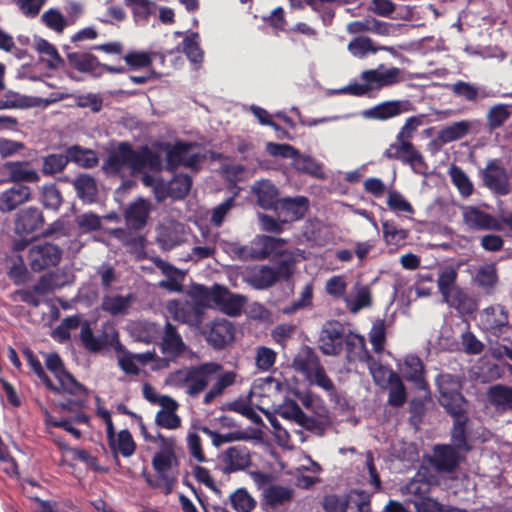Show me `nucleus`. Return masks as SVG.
I'll return each instance as SVG.
<instances>
[{"mask_svg":"<svg viewBox=\"0 0 512 512\" xmlns=\"http://www.w3.org/2000/svg\"><path fill=\"white\" fill-rule=\"evenodd\" d=\"M125 168L132 175L143 173L146 170L160 169V155L154 153L147 145L134 149L127 141L119 142L108 153L101 169L106 176L124 178Z\"/></svg>","mask_w":512,"mask_h":512,"instance_id":"f257e3e1","label":"nucleus"},{"mask_svg":"<svg viewBox=\"0 0 512 512\" xmlns=\"http://www.w3.org/2000/svg\"><path fill=\"white\" fill-rule=\"evenodd\" d=\"M198 147L197 142H186L179 139L173 144L162 142V152L166 153L165 169L174 173L182 166L198 173L202 169V163L206 160L205 154L192 152Z\"/></svg>","mask_w":512,"mask_h":512,"instance_id":"f03ea898","label":"nucleus"},{"mask_svg":"<svg viewBox=\"0 0 512 512\" xmlns=\"http://www.w3.org/2000/svg\"><path fill=\"white\" fill-rule=\"evenodd\" d=\"M45 366L57 379V393H67L85 401L88 396L87 388L78 382L76 378L66 369L65 364L56 352L45 353Z\"/></svg>","mask_w":512,"mask_h":512,"instance_id":"7ed1b4c3","label":"nucleus"},{"mask_svg":"<svg viewBox=\"0 0 512 512\" xmlns=\"http://www.w3.org/2000/svg\"><path fill=\"white\" fill-rule=\"evenodd\" d=\"M344 348L347 360L349 362L358 361L366 363L375 381L378 380L379 374H384L386 371V367L377 361L368 351L364 336L348 329L344 340Z\"/></svg>","mask_w":512,"mask_h":512,"instance_id":"20e7f679","label":"nucleus"},{"mask_svg":"<svg viewBox=\"0 0 512 512\" xmlns=\"http://www.w3.org/2000/svg\"><path fill=\"white\" fill-rule=\"evenodd\" d=\"M383 156L389 160H399L409 165L415 173L424 174L427 164L421 152L409 140H397L384 151Z\"/></svg>","mask_w":512,"mask_h":512,"instance_id":"39448f33","label":"nucleus"},{"mask_svg":"<svg viewBox=\"0 0 512 512\" xmlns=\"http://www.w3.org/2000/svg\"><path fill=\"white\" fill-rule=\"evenodd\" d=\"M63 250L52 242L33 244L27 255L28 264L33 272H41L56 267L61 262Z\"/></svg>","mask_w":512,"mask_h":512,"instance_id":"423d86ee","label":"nucleus"},{"mask_svg":"<svg viewBox=\"0 0 512 512\" xmlns=\"http://www.w3.org/2000/svg\"><path fill=\"white\" fill-rule=\"evenodd\" d=\"M457 277V271L447 266L440 272L437 286L445 303L456 309H465L466 302L470 301V298L456 285Z\"/></svg>","mask_w":512,"mask_h":512,"instance_id":"0eeeda50","label":"nucleus"},{"mask_svg":"<svg viewBox=\"0 0 512 512\" xmlns=\"http://www.w3.org/2000/svg\"><path fill=\"white\" fill-rule=\"evenodd\" d=\"M295 363L299 370H301L310 383L317 385L325 390L328 394H336V387L330 377L326 374L323 366L319 363L318 357L307 349L305 357H298Z\"/></svg>","mask_w":512,"mask_h":512,"instance_id":"6e6552de","label":"nucleus"},{"mask_svg":"<svg viewBox=\"0 0 512 512\" xmlns=\"http://www.w3.org/2000/svg\"><path fill=\"white\" fill-rule=\"evenodd\" d=\"M348 329L337 320H329L322 326L319 336V348L324 355L338 356L344 349V340Z\"/></svg>","mask_w":512,"mask_h":512,"instance_id":"1a4fd4ad","label":"nucleus"},{"mask_svg":"<svg viewBox=\"0 0 512 512\" xmlns=\"http://www.w3.org/2000/svg\"><path fill=\"white\" fill-rule=\"evenodd\" d=\"M460 451L451 444H435L426 461L438 474H452L459 467Z\"/></svg>","mask_w":512,"mask_h":512,"instance_id":"9d476101","label":"nucleus"},{"mask_svg":"<svg viewBox=\"0 0 512 512\" xmlns=\"http://www.w3.org/2000/svg\"><path fill=\"white\" fill-rule=\"evenodd\" d=\"M222 369V366L215 362H206L188 368L187 393L196 397L203 392L210 382L211 376Z\"/></svg>","mask_w":512,"mask_h":512,"instance_id":"9b49d317","label":"nucleus"},{"mask_svg":"<svg viewBox=\"0 0 512 512\" xmlns=\"http://www.w3.org/2000/svg\"><path fill=\"white\" fill-rule=\"evenodd\" d=\"M480 325L494 336L502 335L509 328L508 310L501 304L486 307L480 313Z\"/></svg>","mask_w":512,"mask_h":512,"instance_id":"f8f14e48","label":"nucleus"},{"mask_svg":"<svg viewBox=\"0 0 512 512\" xmlns=\"http://www.w3.org/2000/svg\"><path fill=\"white\" fill-rule=\"evenodd\" d=\"M186 350L187 346L176 327L167 321L162 334V354L165 355L162 357V368L167 367L170 360L183 356Z\"/></svg>","mask_w":512,"mask_h":512,"instance_id":"ddd939ff","label":"nucleus"},{"mask_svg":"<svg viewBox=\"0 0 512 512\" xmlns=\"http://www.w3.org/2000/svg\"><path fill=\"white\" fill-rule=\"evenodd\" d=\"M411 109L412 104L409 100H389L365 110L363 115L369 119L385 121Z\"/></svg>","mask_w":512,"mask_h":512,"instance_id":"4468645a","label":"nucleus"},{"mask_svg":"<svg viewBox=\"0 0 512 512\" xmlns=\"http://www.w3.org/2000/svg\"><path fill=\"white\" fill-rule=\"evenodd\" d=\"M44 222L43 213L39 208L28 207L17 213L14 230L20 236H27L40 231Z\"/></svg>","mask_w":512,"mask_h":512,"instance_id":"2eb2a0df","label":"nucleus"},{"mask_svg":"<svg viewBox=\"0 0 512 512\" xmlns=\"http://www.w3.org/2000/svg\"><path fill=\"white\" fill-rule=\"evenodd\" d=\"M151 212V202L144 198H138L130 203L124 211V219L129 230L135 232L142 230L148 221Z\"/></svg>","mask_w":512,"mask_h":512,"instance_id":"dca6fc26","label":"nucleus"},{"mask_svg":"<svg viewBox=\"0 0 512 512\" xmlns=\"http://www.w3.org/2000/svg\"><path fill=\"white\" fill-rule=\"evenodd\" d=\"M463 221L473 230L501 231L503 229L499 220L475 206H468L464 209Z\"/></svg>","mask_w":512,"mask_h":512,"instance_id":"f3484780","label":"nucleus"},{"mask_svg":"<svg viewBox=\"0 0 512 512\" xmlns=\"http://www.w3.org/2000/svg\"><path fill=\"white\" fill-rule=\"evenodd\" d=\"M382 69L383 65L376 69L365 70L361 73L360 78L371 85V90L392 86L401 81V70L399 68L391 67L384 71Z\"/></svg>","mask_w":512,"mask_h":512,"instance_id":"a211bd4d","label":"nucleus"},{"mask_svg":"<svg viewBox=\"0 0 512 512\" xmlns=\"http://www.w3.org/2000/svg\"><path fill=\"white\" fill-rule=\"evenodd\" d=\"M309 207V201L305 196L284 197L280 199L275 211L283 216V222H293L304 217Z\"/></svg>","mask_w":512,"mask_h":512,"instance_id":"6ab92c4d","label":"nucleus"},{"mask_svg":"<svg viewBox=\"0 0 512 512\" xmlns=\"http://www.w3.org/2000/svg\"><path fill=\"white\" fill-rule=\"evenodd\" d=\"M482 179L486 187L501 195H506L509 192L506 170L497 163V160L488 162L483 171Z\"/></svg>","mask_w":512,"mask_h":512,"instance_id":"aec40b11","label":"nucleus"},{"mask_svg":"<svg viewBox=\"0 0 512 512\" xmlns=\"http://www.w3.org/2000/svg\"><path fill=\"white\" fill-rule=\"evenodd\" d=\"M30 197V187L23 184H15L0 194V212H11L21 204L29 201Z\"/></svg>","mask_w":512,"mask_h":512,"instance_id":"412c9836","label":"nucleus"},{"mask_svg":"<svg viewBox=\"0 0 512 512\" xmlns=\"http://www.w3.org/2000/svg\"><path fill=\"white\" fill-rule=\"evenodd\" d=\"M402 373L404 378L414 384L418 390H426L429 385L425 379V367L416 355H407L404 359Z\"/></svg>","mask_w":512,"mask_h":512,"instance_id":"4be33fe9","label":"nucleus"},{"mask_svg":"<svg viewBox=\"0 0 512 512\" xmlns=\"http://www.w3.org/2000/svg\"><path fill=\"white\" fill-rule=\"evenodd\" d=\"M192 177L186 173H173L172 178L164 184L162 181V199L171 197L174 200L184 199L192 187Z\"/></svg>","mask_w":512,"mask_h":512,"instance_id":"5701e85b","label":"nucleus"},{"mask_svg":"<svg viewBox=\"0 0 512 512\" xmlns=\"http://www.w3.org/2000/svg\"><path fill=\"white\" fill-rule=\"evenodd\" d=\"M4 169L9 181L15 184L36 183L40 180L38 172L31 168L28 161H8L4 164Z\"/></svg>","mask_w":512,"mask_h":512,"instance_id":"b1692460","label":"nucleus"},{"mask_svg":"<svg viewBox=\"0 0 512 512\" xmlns=\"http://www.w3.org/2000/svg\"><path fill=\"white\" fill-rule=\"evenodd\" d=\"M234 337V328L226 319L215 320L207 332L206 340L215 349L224 348Z\"/></svg>","mask_w":512,"mask_h":512,"instance_id":"393cba45","label":"nucleus"},{"mask_svg":"<svg viewBox=\"0 0 512 512\" xmlns=\"http://www.w3.org/2000/svg\"><path fill=\"white\" fill-rule=\"evenodd\" d=\"M224 471L227 473L244 470L251 465L249 450L244 445L229 447L223 454Z\"/></svg>","mask_w":512,"mask_h":512,"instance_id":"a878e982","label":"nucleus"},{"mask_svg":"<svg viewBox=\"0 0 512 512\" xmlns=\"http://www.w3.org/2000/svg\"><path fill=\"white\" fill-rule=\"evenodd\" d=\"M386 373H388L387 382L390 386L388 393V403L393 407H401L407 400V391L399 374L394 370L386 367V371L384 374H379L378 380L376 382L380 381V379H383Z\"/></svg>","mask_w":512,"mask_h":512,"instance_id":"bb28decb","label":"nucleus"},{"mask_svg":"<svg viewBox=\"0 0 512 512\" xmlns=\"http://www.w3.org/2000/svg\"><path fill=\"white\" fill-rule=\"evenodd\" d=\"M258 205L266 210H276L280 202L278 188L270 180H261L253 188Z\"/></svg>","mask_w":512,"mask_h":512,"instance_id":"cd10ccee","label":"nucleus"},{"mask_svg":"<svg viewBox=\"0 0 512 512\" xmlns=\"http://www.w3.org/2000/svg\"><path fill=\"white\" fill-rule=\"evenodd\" d=\"M285 241L268 235H256L250 242L255 260H264L276 252Z\"/></svg>","mask_w":512,"mask_h":512,"instance_id":"c85d7f7f","label":"nucleus"},{"mask_svg":"<svg viewBox=\"0 0 512 512\" xmlns=\"http://www.w3.org/2000/svg\"><path fill=\"white\" fill-rule=\"evenodd\" d=\"M77 196L84 202L94 203L97 199L98 187L96 180L89 174H79L72 182Z\"/></svg>","mask_w":512,"mask_h":512,"instance_id":"c756f323","label":"nucleus"},{"mask_svg":"<svg viewBox=\"0 0 512 512\" xmlns=\"http://www.w3.org/2000/svg\"><path fill=\"white\" fill-rule=\"evenodd\" d=\"M67 60L77 71L94 75H96V70L102 65L97 56L88 52H69L67 53Z\"/></svg>","mask_w":512,"mask_h":512,"instance_id":"7c9ffc66","label":"nucleus"},{"mask_svg":"<svg viewBox=\"0 0 512 512\" xmlns=\"http://www.w3.org/2000/svg\"><path fill=\"white\" fill-rule=\"evenodd\" d=\"M6 274L15 285H22L29 279V271L21 255L7 256L5 259Z\"/></svg>","mask_w":512,"mask_h":512,"instance_id":"2f4dec72","label":"nucleus"},{"mask_svg":"<svg viewBox=\"0 0 512 512\" xmlns=\"http://www.w3.org/2000/svg\"><path fill=\"white\" fill-rule=\"evenodd\" d=\"M472 122L468 120H461L453 122L448 126L443 127L437 133V140L441 144L451 143L453 141L464 138L470 132Z\"/></svg>","mask_w":512,"mask_h":512,"instance_id":"473e14b6","label":"nucleus"},{"mask_svg":"<svg viewBox=\"0 0 512 512\" xmlns=\"http://www.w3.org/2000/svg\"><path fill=\"white\" fill-rule=\"evenodd\" d=\"M68 163L73 162L80 167L91 169L97 166L99 159L94 150L72 145L66 149Z\"/></svg>","mask_w":512,"mask_h":512,"instance_id":"72a5a7b5","label":"nucleus"},{"mask_svg":"<svg viewBox=\"0 0 512 512\" xmlns=\"http://www.w3.org/2000/svg\"><path fill=\"white\" fill-rule=\"evenodd\" d=\"M489 403L500 410H512V387L496 384L487 391Z\"/></svg>","mask_w":512,"mask_h":512,"instance_id":"f704fd0d","label":"nucleus"},{"mask_svg":"<svg viewBox=\"0 0 512 512\" xmlns=\"http://www.w3.org/2000/svg\"><path fill=\"white\" fill-rule=\"evenodd\" d=\"M453 94L469 102H476L478 99H485L494 96L491 91L485 88H478L469 82L458 80L452 85Z\"/></svg>","mask_w":512,"mask_h":512,"instance_id":"c9c22d12","label":"nucleus"},{"mask_svg":"<svg viewBox=\"0 0 512 512\" xmlns=\"http://www.w3.org/2000/svg\"><path fill=\"white\" fill-rule=\"evenodd\" d=\"M474 281L485 293L490 294L498 283V272L495 264L480 266L475 274Z\"/></svg>","mask_w":512,"mask_h":512,"instance_id":"e433bc0d","label":"nucleus"},{"mask_svg":"<svg viewBox=\"0 0 512 512\" xmlns=\"http://www.w3.org/2000/svg\"><path fill=\"white\" fill-rule=\"evenodd\" d=\"M453 427L451 430L452 446L461 451H469L470 446L467 442V423L469 421L468 414L452 417Z\"/></svg>","mask_w":512,"mask_h":512,"instance_id":"4c0bfd02","label":"nucleus"},{"mask_svg":"<svg viewBox=\"0 0 512 512\" xmlns=\"http://www.w3.org/2000/svg\"><path fill=\"white\" fill-rule=\"evenodd\" d=\"M294 168L312 177L323 179L325 174L322 165L309 155H304L297 149V155L292 157Z\"/></svg>","mask_w":512,"mask_h":512,"instance_id":"58836bf2","label":"nucleus"},{"mask_svg":"<svg viewBox=\"0 0 512 512\" xmlns=\"http://www.w3.org/2000/svg\"><path fill=\"white\" fill-rule=\"evenodd\" d=\"M162 275L165 277L162 280V288L170 292H182L183 281L185 273L169 263L162 261Z\"/></svg>","mask_w":512,"mask_h":512,"instance_id":"ea45409f","label":"nucleus"},{"mask_svg":"<svg viewBox=\"0 0 512 512\" xmlns=\"http://www.w3.org/2000/svg\"><path fill=\"white\" fill-rule=\"evenodd\" d=\"M512 115V105L496 104L489 108L486 114V124L489 131L501 128Z\"/></svg>","mask_w":512,"mask_h":512,"instance_id":"a19ab883","label":"nucleus"},{"mask_svg":"<svg viewBox=\"0 0 512 512\" xmlns=\"http://www.w3.org/2000/svg\"><path fill=\"white\" fill-rule=\"evenodd\" d=\"M23 355L27 361L28 366L33 371V373L39 378V380L43 383V385L47 388V390L51 392H58L57 385L53 383L51 378L45 372L42 363L37 358L35 353L29 349L25 348L23 350Z\"/></svg>","mask_w":512,"mask_h":512,"instance_id":"79ce46f5","label":"nucleus"},{"mask_svg":"<svg viewBox=\"0 0 512 512\" xmlns=\"http://www.w3.org/2000/svg\"><path fill=\"white\" fill-rule=\"evenodd\" d=\"M441 406L451 417L466 415L468 402L462 393L442 395L439 397Z\"/></svg>","mask_w":512,"mask_h":512,"instance_id":"37998d69","label":"nucleus"},{"mask_svg":"<svg viewBox=\"0 0 512 512\" xmlns=\"http://www.w3.org/2000/svg\"><path fill=\"white\" fill-rule=\"evenodd\" d=\"M79 337L83 347L92 353L100 352L107 345L106 336H95L88 321L81 325Z\"/></svg>","mask_w":512,"mask_h":512,"instance_id":"c03bdc74","label":"nucleus"},{"mask_svg":"<svg viewBox=\"0 0 512 512\" xmlns=\"http://www.w3.org/2000/svg\"><path fill=\"white\" fill-rule=\"evenodd\" d=\"M203 305L185 304L175 311V318L192 326L201 325L204 317Z\"/></svg>","mask_w":512,"mask_h":512,"instance_id":"a18cd8bd","label":"nucleus"},{"mask_svg":"<svg viewBox=\"0 0 512 512\" xmlns=\"http://www.w3.org/2000/svg\"><path fill=\"white\" fill-rule=\"evenodd\" d=\"M382 232L387 245H400L409 235L408 230L399 227L393 220L382 221Z\"/></svg>","mask_w":512,"mask_h":512,"instance_id":"49530a36","label":"nucleus"},{"mask_svg":"<svg viewBox=\"0 0 512 512\" xmlns=\"http://www.w3.org/2000/svg\"><path fill=\"white\" fill-rule=\"evenodd\" d=\"M230 504L236 512H251L256 507V500L246 488H238L230 495Z\"/></svg>","mask_w":512,"mask_h":512,"instance_id":"de8ad7c7","label":"nucleus"},{"mask_svg":"<svg viewBox=\"0 0 512 512\" xmlns=\"http://www.w3.org/2000/svg\"><path fill=\"white\" fill-rule=\"evenodd\" d=\"M63 286L64 282L61 281V275L58 272L51 271L40 276L37 283L34 284V292L43 296Z\"/></svg>","mask_w":512,"mask_h":512,"instance_id":"09e8293b","label":"nucleus"},{"mask_svg":"<svg viewBox=\"0 0 512 512\" xmlns=\"http://www.w3.org/2000/svg\"><path fill=\"white\" fill-rule=\"evenodd\" d=\"M264 497L269 505L275 507L291 501L293 490L281 485H271L264 490Z\"/></svg>","mask_w":512,"mask_h":512,"instance_id":"8fccbe9b","label":"nucleus"},{"mask_svg":"<svg viewBox=\"0 0 512 512\" xmlns=\"http://www.w3.org/2000/svg\"><path fill=\"white\" fill-rule=\"evenodd\" d=\"M255 365L260 372L272 371L276 360L277 353L267 346H258L255 349Z\"/></svg>","mask_w":512,"mask_h":512,"instance_id":"3c124183","label":"nucleus"},{"mask_svg":"<svg viewBox=\"0 0 512 512\" xmlns=\"http://www.w3.org/2000/svg\"><path fill=\"white\" fill-rule=\"evenodd\" d=\"M132 295L122 296H105L102 301V309L116 316L126 312L130 306Z\"/></svg>","mask_w":512,"mask_h":512,"instance_id":"603ef678","label":"nucleus"},{"mask_svg":"<svg viewBox=\"0 0 512 512\" xmlns=\"http://www.w3.org/2000/svg\"><path fill=\"white\" fill-rule=\"evenodd\" d=\"M68 164L67 152L65 154H48L43 158L42 172L52 176L62 172Z\"/></svg>","mask_w":512,"mask_h":512,"instance_id":"864d4df0","label":"nucleus"},{"mask_svg":"<svg viewBox=\"0 0 512 512\" xmlns=\"http://www.w3.org/2000/svg\"><path fill=\"white\" fill-rule=\"evenodd\" d=\"M386 324L384 319H377L369 332V341L375 353L384 351L386 344Z\"/></svg>","mask_w":512,"mask_h":512,"instance_id":"5fc2aeb1","label":"nucleus"},{"mask_svg":"<svg viewBox=\"0 0 512 512\" xmlns=\"http://www.w3.org/2000/svg\"><path fill=\"white\" fill-rule=\"evenodd\" d=\"M113 236L121 241L125 246L129 247L131 251L138 252L144 249L145 237L137 235L123 228L113 230Z\"/></svg>","mask_w":512,"mask_h":512,"instance_id":"6e6d98bb","label":"nucleus"},{"mask_svg":"<svg viewBox=\"0 0 512 512\" xmlns=\"http://www.w3.org/2000/svg\"><path fill=\"white\" fill-rule=\"evenodd\" d=\"M41 20L47 28L56 33H63L64 29L68 26L65 16L55 8L45 11L41 16Z\"/></svg>","mask_w":512,"mask_h":512,"instance_id":"4d7b16f0","label":"nucleus"},{"mask_svg":"<svg viewBox=\"0 0 512 512\" xmlns=\"http://www.w3.org/2000/svg\"><path fill=\"white\" fill-rule=\"evenodd\" d=\"M388 208L396 214L405 213L407 215H413L415 209L411 203L398 191H390L387 197Z\"/></svg>","mask_w":512,"mask_h":512,"instance_id":"13d9d810","label":"nucleus"},{"mask_svg":"<svg viewBox=\"0 0 512 512\" xmlns=\"http://www.w3.org/2000/svg\"><path fill=\"white\" fill-rule=\"evenodd\" d=\"M449 174L452 183L457 187L462 196L468 197L473 193V184L460 167L453 165L450 168Z\"/></svg>","mask_w":512,"mask_h":512,"instance_id":"bf43d9fd","label":"nucleus"},{"mask_svg":"<svg viewBox=\"0 0 512 512\" xmlns=\"http://www.w3.org/2000/svg\"><path fill=\"white\" fill-rule=\"evenodd\" d=\"M183 51L187 58L194 64H201L204 59V52L198 43V33L186 36L183 40Z\"/></svg>","mask_w":512,"mask_h":512,"instance_id":"052dcab7","label":"nucleus"},{"mask_svg":"<svg viewBox=\"0 0 512 512\" xmlns=\"http://www.w3.org/2000/svg\"><path fill=\"white\" fill-rule=\"evenodd\" d=\"M36 50L40 54L47 55L49 57L48 66L52 69L59 68L64 64V59L58 53L56 47L49 43L45 39H38L35 42Z\"/></svg>","mask_w":512,"mask_h":512,"instance_id":"680f3d73","label":"nucleus"},{"mask_svg":"<svg viewBox=\"0 0 512 512\" xmlns=\"http://www.w3.org/2000/svg\"><path fill=\"white\" fill-rule=\"evenodd\" d=\"M430 490V483L424 478L415 477L404 486V492L414 497L409 499L410 502L429 497Z\"/></svg>","mask_w":512,"mask_h":512,"instance_id":"e2e57ef3","label":"nucleus"},{"mask_svg":"<svg viewBox=\"0 0 512 512\" xmlns=\"http://www.w3.org/2000/svg\"><path fill=\"white\" fill-rule=\"evenodd\" d=\"M440 396L462 393V383L458 377L451 374H440L436 379Z\"/></svg>","mask_w":512,"mask_h":512,"instance_id":"0e129e2a","label":"nucleus"},{"mask_svg":"<svg viewBox=\"0 0 512 512\" xmlns=\"http://www.w3.org/2000/svg\"><path fill=\"white\" fill-rule=\"evenodd\" d=\"M369 497L363 491H352L342 512H369Z\"/></svg>","mask_w":512,"mask_h":512,"instance_id":"69168bd1","label":"nucleus"},{"mask_svg":"<svg viewBox=\"0 0 512 512\" xmlns=\"http://www.w3.org/2000/svg\"><path fill=\"white\" fill-rule=\"evenodd\" d=\"M348 50L353 56L362 58L369 52L375 53L377 48L373 46V42L369 37L358 36L349 42Z\"/></svg>","mask_w":512,"mask_h":512,"instance_id":"338daca9","label":"nucleus"},{"mask_svg":"<svg viewBox=\"0 0 512 512\" xmlns=\"http://www.w3.org/2000/svg\"><path fill=\"white\" fill-rule=\"evenodd\" d=\"M278 281L274 268L267 265L262 266L254 276L255 286L259 289H267Z\"/></svg>","mask_w":512,"mask_h":512,"instance_id":"774afa93","label":"nucleus"}]
</instances>
